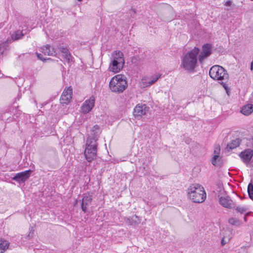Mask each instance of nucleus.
Masks as SVG:
<instances>
[{"mask_svg":"<svg viewBox=\"0 0 253 253\" xmlns=\"http://www.w3.org/2000/svg\"><path fill=\"white\" fill-rule=\"evenodd\" d=\"M199 53L200 49L195 47L184 56L182 60L181 65L184 70L189 72L194 70L197 66L198 55Z\"/></svg>","mask_w":253,"mask_h":253,"instance_id":"obj_1","label":"nucleus"},{"mask_svg":"<svg viewBox=\"0 0 253 253\" xmlns=\"http://www.w3.org/2000/svg\"><path fill=\"white\" fill-rule=\"evenodd\" d=\"M209 75L213 80L218 81L227 92L228 87L224 81H228L229 75L223 67L218 65L212 66L209 71Z\"/></svg>","mask_w":253,"mask_h":253,"instance_id":"obj_2","label":"nucleus"},{"mask_svg":"<svg viewBox=\"0 0 253 253\" xmlns=\"http://www.w3.org/2000/svg\"><path fill=\"white\" fill-rule=\"evenodd\" d=\"M109 87L113 92L120 94L127 87L126 77L122 74H118L113 77L109 82Z\"/></svg>","mask_w":253,"mask_h":253,"instance_id":"obj_3","label":"nucleus"},{"mask_svg":"<svg viewBox=\"0 0 253 253\" xmlns=\"http://www.w3.org/2000/svg\"><path fill=\"white\" fill-rule=\"evenodd\" d=\"M188 195L193 202L197 203L203 202L206 198L204 187L199 184H192L188 188Z\"/></svg>","mask_w":253,"mask_h":253,"instance_id":"obj_4","label":"nucleus"},{"mask_svg":"<svg viewBox=\"0 0 253 253\" xmlns=\"http://www.w3.org/2000/svg\"><path fill=\"white\" fill-rule=\"evenodd\" d=\"M124 63L123 53L120 51H115L112 55L108 69L114 73H119L123 69Z\"/></svg>","mask_w":253,"mask_h":253,"instance_id":"obj_5","label":"nucleus"},{"mask_svg":"<svg viewBox=\"0 0 253 253\" xmlns=\"http://www.w3.org/2000/svg\"><path fill=\"white\" fill-rule=\"evenodd\" d=\"M98 143L93 139L91 140L87 139L85 142V147L84 155L86 160L90 163L96 158L97 151Z\"/></svg>","mask_w":253,"mask_h":253,"instance_id":"obj_6","label":"nucleus"},{"mask_svg":"<svg viewBox=\"0 0 253 253\" xmlns=\"http://www.w3.org/2000/svg\"><path fill=\"white\" fill-rule=\"evenodd\" d=\"M239 157L244 164L248 165L253 157V150L247 148L239 154Z\"/></svg>","mask_w":253,"mask_h":253,"instance_id":"obj_7","label":"nucleus"},{"mask_svg":"<svg viewBox=\"0 0 253 253\" xmlns=\"http://www.w3.org/2000/svg\"><path fill=\"white\" fill-rule=\"evenodd\" d=\"M211 48L210 43H205L202 45V51L198 56V60L201 63L211 54Z\"/></svg>","mask_w":253,"mask_h":253,"instance_id":"obj_8","label":"nucleus"},{"mask_svg":"<svg viewBox=\"0 0 253 253\" xmlns=\"http://www.w3.org/2000/svg\"><path fill=\"white\" fill-rule=\"evenodd\" d=\"M95 97L91 96L89 99H86L83 104L81 107V110L83 113L87 114L89 113L94 106Z\"/></svg>","mask_w":253,"mask_h":253,"instance_id":"obj_9","label":"nucleus"},{"mask_svg":"<svg viewBox=\"0 0 253 253\" xmlns=\"http://www.w3.org/2000/svg\"><path fill=\"white\" fill-rule=\"evenodd\" d=\"M32 171L31 169L27 170L21 172L16 173L12 177V180L17 182H25L30 176Z\"/></svg>","mask_w":253,"mask_h":253,"instance_id":"obj_10","label":"nucleus"},{"mask_svg":"<svg viewBox=\"0 0 253 253\" xmlns=\"http://www.w3.org/2000/svg\"><path fill=\"white\" fill-rule=\"evenodd\" d=\"M149 108L146 104H137L134 108L133 115L135 118L141 117L146 114Z\"/></svg>","mask_w":253,"mask_h":253,"instance_id":"obj_11","label":"nucleus"},{"mask_svg":"<svg viewBox=\"0 0 253 253\" xmlns=\"http://www.w3.org/2000/svg\"><path fill=\"white\" fill-rule=\"evenodd\" d=\"M57 48L62 54L63 57L66 60L68 64L74 62L73 57L71 55L70 52L67 47L64 45H59Z\"/></svg>","mask_w":253,"mask_h":253,"instance_id":"obj_12","label":"nucleus"},{"mask_svg":"<svg viewBox=\"0 0 253 253\" xmlns=\"http://www.w3.org/2000/svg\"><path fill=\"white\" fill-rule=\"evenodd\" d=\"M92 197L91 196H84L82 201L81 208L82 211L84 212L88 211V207L91 205L92 202Z\"/></svg>","mask_w":253,"mask_h":253,"instance_id":"obj_13","label":"nucleus"},{"mask_svg":"<svg viewBox=\"0 0 253 253\" xmlns=\"http://www.w3.org/2000/svg\"><path fill=\"white\" fill-rule=\"evenodd\" d=\"M99 134L100 127L98 125H95L92 127L90 135L87 139H90L91 140L93 139L96 142H97L98 140Z\"/></svg>","mask_w":253,"mask_h":253,"instance_id":"obj_14","label":"nucleus"},{"mask_svg":"<svg viewBox=\"0 0 253 253\" xmlns=\"http://www.w3.org/2000/svg\"><path fill=\"white\" fill-rule=\"evenodd\" d=\"M42 51L48 56H56L57 53L54 47L49 44H47L41 48Z\"/></svg>","mask_w":253,"mask_h":253,"instance_id":"obj_15","label":"nucleus"},{"mask_svg":"<svg viewBox=\"0 0 253 253\" xmlns=\"http://www.w3.org/2000/svg\"><path fill=\"white\" fill-rule=\"evenodd\" d=\"M233 202L230 198L228 196L226 197H221L219 198V203L223 207L227 208H232L234 207L233 206Z\"/></svg>","mask_w":253,"mask_h":253,"instance_id":"obj_16","label":"nucleus"},{"mask_svg":"<svg viewBox=\"0 0 253 253\" xmlns=\"http://www.w3.org/2000/svg\"><path fill=\"white\" fill-rule=\"evenodd\" d=\"M241 143V140L239 138H237L235 139H234L231 141V142L229 143H228L226 146V149L227 150V151H230L232 150L233 149H235L237 148V147H239Z\"/></svg>","mask_w":253,"mask_h":253,"instance_id":"obj_17","label":"nucleus"},{"mask_svg":"<svg viewBox=\"0 0 253 253\" xmlns=\"http://www.w3.org/2000/svg\"><path fill=\"white\" fill-rule=\"evenodd\" d=\"M253 112V104H248L242 107L241 112L246 116L250 115Z\"/></svg>","mask_w":253,"mask_h":253,"instance_id":"obj_18","label":"nucleus"},{"mask_svg":"<svg viewBox=\"0 0 253 253\" xmlns=\"http://www.w3.org/2000/svg\"><path fill=\"white\" fill-rule=\"evenodd\" d=\"M26 34V32L23 33V30L21 31L18 30L12 34L11 39L10 40H11V42L15 40H19L21 39Z\"/></svg>","mask_w":253,"mask_h":253,"instance_id":"obj_19","label":"nucleus"},{"mask_svg":"<svg viewBox=\"0 0 253 253\" xmlns=\"http://www.w3.org/2000/svg\"><path fill=\"white\" fill-rule=\"evenodd\" d=\"M9 243L2 239L0 238V253H4L9 247Z\"/></svg>","mask_w":253,"mask_h":253,"instance_id":"obj_20","label":"nucleus"},{"mask_svg":"<svg viewBox=\"0 0 253 253\" xmlns=\"http://www.w3.org/2000/svg\"><path fill=\"white\" fill-rule=\"evenodd\" d=\"M11 40L7 39L4 42L0 43V53L3 54L8 48V44L11 42Z\"/></svg>","mask_w":253,"mask_h":253,"instance_id":"obj_21","label":"nucleus"},{"mask_svg":"<svg viewBox=\"0 0 253 253\" xmlns=\"http://www.w3.org/2000/svg\"><path fill=\"white\" fill-rule=\"evenodd\" d=\"M71 98V95L62 94L60 99L61 103L67 104L70 101Z\"/></svg>","mask_w":253,"mask_h":253,"instance_id":"obj_22","label":"nucleus"},{"mask_svg":"<svg viewBox=\"0 0 253 253\" xmlns=\"http://www.w3.org/2000/svg\"><path fill=\"white\" fill-rule=\"evenodd\" d=\"M248 193L249 198L253 200V184L250 182L248 186Z\"/></svg>","mask_w":253,"mask_h":253,"instance_id":"obj_23","label":"nucleus"},{"mask_svg":"<svg viewBox=\"0 0 253 253\" xmlns=\"http://www.w3.org/2000/svg\"><path fill=\"white\" fill-rule=\"evenodd\" d=\"M219 155H214L213 157L212 158L211 160V164L214 166H218L219 165L217 163V160H218V161H219Z\"/></svg>","mask_w":253,"mask_h":253,"instance_id":"obj_24","label":"nucleus"},{"mask_svg":"<svg viewBox=\"0 0 253 253\" xmlns=\"http://www.w3.org/2000/svg\"><path fill=\"white\" fill-rule=\"evenodd\" d=\"M236 211L241 213H243L245 212H246L248 209L246 207H241L238 206L236 209Z\"/></svg>","mask_w":253,"mask_h":253,"instance_id":"obj_25","label":"nucleus"},{"mask_svg":"<svg viewBox=\"0 0 253 253\" xmlns=\"http://www.w3.org/2000/svg\"><path fill=\"white\" fill-rule=\"evenodd\" d=\"M34 235V229L33 227H31L30 228V232L29 234L25 237V238H27L29 240H30L33 238Z\"/></svg>","mask_w":253,"mask_h":253,"instance_id":"obj_26","label":"nucleus"},{"mask_svg":"<svg viewBox=\"0 0 253 253\" xmlns=\"http://www.w3.org/2000/svg\"><path fill=\"white\" fill-rule=\"evenodd\" d=\"M160 78L159 76H155L153 77L152 79L148 82V85H151L154 84Z\"/></svg>","mask_w":253,"mask_h":253,"instance_id":"obj_27","label":"nucleus"},{"mask_svg":"<svg viewBox=\"0 0 253 253\" xmlns=\"http://www.w3.org/2000/svg\"><path fill=\"white\" fill-rule=\"evenodd\" d=\"M62 94H67L72 95V88L71 86L68 87L66 89H65L63 92Z\"/></svg>","mask_w":253,"mask_h":253,"instance_id":"obj_28","label":"nucleus"},{"mask_svg":"<svg viewBox=\"0 0 253 253\" xmlns=\"http://www.w3.org/2000/svg\"><path fill=\"white\" fill-rule=\"evenodd\" d=\"M220 152V148L219 145H216L214 146V153L215 155H219Z\"/></svg>","mask_w":253,"mask_h":253,"instance_id":"obj_29","label":"nucleus"},{"mask_svg":"<svg viewBox=\"0 0 253 253\" xmlns=\"http://www.w3.org/2000/svg\"><path fill=\"white\" fill-rule=\"evenodd\" d=\"M131 62L133 64H135L136 65H137L138 64L137 57H133L131 58Z\"/></svg>","mask_w":253,"mask_h":253,"instance_id":"obj_30","label":"nucleus"},{"mask_svg":"<svg viewBox=\"0 0 253 253\" xmlns=\"http://www.w3.org/2000/svg\"><path fill=\"white\" fill-rule=\"evenodd\" d=\"M37 57L39 59L42 60L43 61H45L46 59L43 58V56L41 53H36Z\"/></svg>","mask_w":253,"mask_h":253,"instance_id":"obj_31","label":"nucleus"},{"mask_svg":"<svg viewBox=\"0 0 253 253\" xmlns=\"http://www.w3.org/2000/svg\"><path fill=\"white\" fill-rule=\"evenodd\" d=\"M232 2L231 0H228L225 2L224 5L226 6H230L232 5Z\"/></svg>","mask_w":253,"mask_h":253,"instance_id":"obj_32","label":"nucleus"},{"mask_svg":"<svg viewBox=\"0 0 253 253\" xmlns=\"http://www.w3.org/2000/svg\"><path fill=\"white\" fill-rule=\"evenodd\" d=\"M227 243V242L225 240V237H223L221 241V244L222 246H224Z\"/></svg>","mask_w":253,"mask_h":253,"instance_id":"obj_33","label":"nucleus"},{"mask_svg":"<svg viewBox=\"0 0 253 253\" xmlns=\"http://www.w3.org/2000/svg\"><path fill=\"white\" fill-rule=\"evenodd\" d=\"M250 214V213H247L244 215V218L245 221L247 220V216H249Z\"/></svg>","mask_w":253,"mask_h":253,"instance_id":"obj_34","label":"nucleus"},{"mask_svg":"<svg viewBox=\"0 0 253 253\" xmlns=\"http://www.w3.org/2000/svg\"><path fill=\"white\" fill-rule=\"evenodd\" d=\"M251 68L252 70H253V61L251 63Z\"/></svg>","mask_w":253,"mask_h":253,"instance_id":"obj_35","label":"nucleus"},{"mask_svg":"<svg viewBox=\"0 0 253 253\" xmlns=\"http://www.w3.org/2000/svg\"><path fill=\"white\" fill-rule=\"evenodd\" d=\"M3 24L2 23H0V28L1 27H2V26H3Z\"/></svg>","mask_w":253,"mask_h":253,"instance_id":"obj_36","label":"nucleus"},{"mask_svg":"<svg viewBox=\"0 0 253 253\" xmlns=\"http://www.w3.org/2000/svg\"><path fill=\"white\" fill-rule=\"evenodd\" d=\"M236 223H237L236 222H233V224H234V225H236Z\"/></svg>","mask_w":253,"mask_h":253,"instance_id":"obj_37","label":"nucleus"},{"mask_svg":"<svg viewBox=\"0 0 253 253\" xmlns=\"http://www.w3.org/2000/svg\"><path fill=\"white\" fill-rule=\"evenodd\" d=\"M236 223H237L236 222H233V224H234V225H236Z\"/></svg>","mask_w":253,"mask_h":253,"instance_id":"obj_38","label":"nucleus"},{"mask_svg":"<svg viewBox=\"0 0 253 253\" xmlns=\"http://www.w3.org/2000/svg\"><path fill=\"white\" fill-rule=\"evenodd\" d=\"M231 219H229V220H228V221H229V222H230V221H231Z\"/></svg>","mask_w":253,"mask_h":253,"instance_id":"obj_39","label":"nucleus"},{"mask_svg":"<svg viewBox=\"0 0 253 253\" xmlns=\"http://www.w3.org/2000/svg\"><path fill=\"white\" fill-rule=\"evenodd\" d=\"M51 59L50 58H48L46 60H50Z\"/></svg>","mask_w":253,"mask_h":253,"instance_id":"obj_40","label":"nucleus"},{"mask_svg":"<svg viewBox=\"0 0 253 253\" xmlns=\"http://www.w3.org/2000/svg\"><path fill=\"white\" fill-rule=\"evenodd\" d=\"M79 1H82L83 0H78Z\"/></svg>","mask_w":253,"mask_h":253,"instance_id":"obj_41","label":"nucleus"}]
</instances>
